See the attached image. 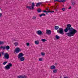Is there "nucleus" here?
<instances>
[{
    "label": "nucleus",
    "mask_w": 78,
    "mask_h": 78,
    "mask_svg": "<svg viewBox=\"0 0 78 78\" xmlns=\"http://www.w3.org/2000/svg\"><path fill=\"white\" fill-rule=\"evenodd\" d=\"M72 26L70 24H67V27L64 29V31L65 33H67L65 34L66 35H67V36L69 37L73 36L74 34H75V33H77V30L73 29V27H71Z\"/></svg>",
    "instance_id": "f257e3e1"
},
{
    "label": "nucleus",
    "mask_w": 78,
    "mask_h": 78,
    "mask_svg": "<svg viewBox=\"0 0 78 78\" xmlns=\"http://www.w3.org/2000/svg\"><path fill=\"white\" fill-rule=\"evenodd\" d=\"M35 6V4L34 2L32 3L31 6H27L26 7V8L28 9H30V10H34V6Z\"/></svg>",
    "instance_id": "f03ea898"
},
{
    "label": "nucleus",
    "mask_w": 78,
    "mask_h": 78,
    "mask_svg": "<svg viewBox=\"0 0 78 78\" xmlns=\"http://www.w3.org/2000/svg\"><path fill=\"white\" fill-rule=\"evenodd\" d=\"M58 33H59L63 35L64 34V29L62 28H60L59 30H57Z\"/></svg>",
    "instance_id": "7ed1b4c3"
},
{
    "label": "nucleus",
    "mask_w": 78,
    "mask_h": 78,
    "mask_svg": "<svg viewBox=\"0 0 78 78\" xmlns=\"http://www.w3.org/2000/svg\"><path fill=\"white\" fill-rule=\"evenodd\" d=\"M4 58H5L6 59H8L9 58V54L7 53H5L4 55Z\"/></svg>",
    "instance_id": "20e7f679"
},
{
    "label": "nucleus",
    "mask_w": 78,
    "mask_h": 78,
    "mask_svg": "<svg viewBox=\"0 0 78 78\" xmlns=\"http://www.w3.org/2000/svg\"><path fill=\"white\" fill-rule=\"evenodd\" d=\"M21 51V49L19 48H16L15 49V51L16 53H19Z\"/></svg>",
    "instance_id": "39448f33"
},
{
    "label": "nucleus",
    "mask_w": 78,
    "mask_h": 78,
    "mask_svg": "<svg viewBox=\"0 0 78 78\" xmlns=\"http://www.w3.org/2000/svg\"><path fill=\"white\" fill-rule=\"evenodd\" d=\"M51 30H46V34H48V35H50V34H51Z\"/></svg>",
    "instance_id": "423d86ee"
},
{
    "label": "nucleus",
    "mask_w": 78,
    "mask_h": 78,
    "mask_svg": "<svg viewBox=\"0 0 78 78\" xmlns=\"http://www.w3.org/2000/svg\"><path fill=\"white\" fill-rule=\"evenodd\" d=\"M54 2H62V3H64V2H66V0H61L59 1V0H54Z\"/></svg>",
    "instance_id": "0eeeda50"
},
{
    "label": "nucleus",
    "mask_w": 78,
    "mask_h": 78,
    "mask_svg": "<svg viewBox=\"0 0 78 78\" xmlns=\"http://www.w3.org/2000/svg\"><path fill=\"white\" fill-rule=\"evenodd\" d=\"M23 56H24V54H23L22 53H20L18 55V58H20L21 57H23Z\"/></svg>",
    "instance_id": "6e6552de"
},
{
    "label": "nucleus",
    "mask_w": 78,
    "mask_h": 78,
    "mask_svg": "<svg viewBox=\"0 0 78 78\" xmlns=\"http://www.w3.org/2000/svg\"><path fill=\"white\" fill-rule=\"evenodd\" d=\"M37 34H38V35H43L42 32L40 30L37 31Z\"/></svg>",
    "instance_id": "1a4fd4ad"
},
{
    "label": "nucleus",
    "mask_w": 78,
    "mask_h": 78,
    "mask_svg": "<svg viewBox=\"0 0 78 78\" xmlns=\"http://www.w3.org/2000/svg\"><path fill=\"white\" fill-rule=\"evenodd\" d=\"M42 2H39L37 4L36 6L37 7H38V6H41V5H42Z\"/></svg>",
    "instance_id": "9d476101"
},
{
    "label": "nucleus",
    "mask_w": 78,
    "mask_h": 78,
    "mask_svg": "<svg viewBox=\"0 0 78 78\" xmlns=\"http://www.w3.org/2000/svg\"><path fill=\"white\" fill-rule=\"evenodd\" d=\"M5 70H8L11 69V67H9L8 65H7L6 66H5Z\"/></svg>",
    "instance_id": "9b49d317"
},
{
    "label": "nucleus",
    "mask_w": 78,
    "mask_h": 78,
    "mask_svg": "<svg viewBox=\"0 0 78 78\" xmlns=\"http://www.w3.org/2000/svg\"><path fill=\"white\" fill-rule=\"evenodd\" d=\"M55 68H56V67L54 65H52L50 67V69L52 70H53V69H55Z\"/></svg>",
    "instance_id": "f8f14e48"
},
{
    "label": "nucleus",
    "mask_w": 78,
    "mask_h": 78,
    "mask_svg": "<svg viewBox=\"0 0 78 78\" xmlns=\"http://www.w3.org/2000/svg\"><path fill=\"white\" fill-rule=\"evenodd\" d=\"M18 78H27V77L23 76H18Z\"/></svg>",
    "instance_id": "ddd939ff"
},
{
    "label": "nucleus",
    "mask_w": 78,
    "mask_h": 78,
    "mask_svg": "<svg viewBox=\"0 0 78 78\" xmlns=\"http://www.w3.org/2000/svg\"><path fill=\"white\" fill-rule=\"evenodd\" d=\"M71 5H73V6H74V5H75V1H74L73 0L72 1V3Z\"/></svg>",
    "instance_id": "4468645a"
},
{
    "label": "nucleus",
    "mask_w": 78,
    "mask_h": 78,
    "mask_svg": "<svg viewBox=\"0 0 78 78\" xmlns=\"http://www.w3.org/2000/svg\"><path fill=\"white\" fill-rule=\"evenodd\" d=\"M57 71H58V69H55L54 70H53V73H57Z\"/></svg>",
    "instance_id": "2eb2a0df"
},
{
    "label": "nucleus",
    "mask_w": 78,
    "mask_h": 78,
    "mask_svg": "<svg viewBox=\"0 0 78 78\" xmlns=\"http://www.w3.org/2000/svg\"><path fill=\"white\" fill-rule=\"evenodd\" d=\"M35 44L36 45H38L39 44V42L38 41H35Z\"/></svg>",
    "instance_id": "dca6fc26"
},
{
    "label": "nucleus",
    "mask_w": 78,
    "mask_h": 78,
    "mask_svg": "<svg viewBox=\"0 0 78 78\" xmlns=\"http://www.w3.org/2000/svg\"><path fill=\"white\" fill-rule=\"evenodd\" d=\"M45 16V14H44V13H42L41 15H39V16L40 17H41L42 16Z\"/></svg>",
    "instance_id": "f3484780"
},
{
    "label": "nucleus",
    "mask_w": 78,
    "mask_h": 78,
    "mask_svg": "<svg viewBox=\"0 0 78 78\" xmlns=\"http://www.w3.org/2000/svg\"><path fill=\"white\" fill-rule=\"evenodd\" d=\"M25 60V58L24 57H21L20 58V60L21 61H24Z\"/></svg>",
    "instance_id": "a211bd4d"
},
{
    "label": "nucleus",
    "mask_w": 78,
    "mask_h": 78,
    "mask_svg": "<svg viewBox=\"0 0 78 78\" xmlns=\"http://www.w3.org/2000/svg\"><path fill=\"white\" fill-rule=\"evenodd\" d=\"M7 65H8L9 67H12V64H11V63H9V64Z\"/></svg>",
    "instance_id": "6ab92c4d"
},
{
    "label": "nucleus",
    "mask_w": 78,
    "mask_h": 78,
    "mask_svg": "<svg viewBox=\"0 0 78 78\" xmlns=\"http://www.w3.org/2000/svg\"><path fill=\"white\" fill-rule=\"evenodd\" d=\"M5 48H6V49H7V50H9V48H10V47L8 45H7L6 46H5Z\"/></svg>",
    "instance_id": "aec40b11"
},
{
    "label": "nucleus",
    "mask_w": 78,
    "mask_h": 78,
    "mask_svg": "<svg viewBox=\"0 0 78 78\" xmlns=\"http://www.w3.org/2000/svg\"><path fill=\"white\" fill-rule=\"evenodd\" d=\"M55 30H58V29H59V27L58 26H56L55 27Z\"/></svg>",
    "instance_id": "412c9836"
},
{
    "label": "nucleus",
    "mask_w": 78,
    "mask_h": 78,
    "mask_svg": "<svg viewBox=\"0 0 78 78\" xmlns=\"http://www.w3.org/2000/svg\"><path fill=\"white\" fill-rule=\"evenodd\" d=\"M38 12H41V9H38L37 10Z\"/></svg>",
    "instance_id": "4be33fe9"
},
{
    "label": "nucleus",
    "mask_w": 78,
    "mask_h": 78,
    "mask_svg": "<svg viewBox=\"0 0 78 78\" xmlns=\"http://www.w3.org/2000/svg\"><path fill=\"white\" fill-rule=\"evenodd\" d=\"M55 38L57 39H59L60 37H59V36L58 35H56L55 36Z\"/></svg>",
    "instance_id": "5701e85b"
},
{
    "label": "nucleus",
    "mask_w": 78,
    "mask_h": 78,
    "mask_svg": "<svg viewBox=\"0 0 78 78\" xmlns=\"http://www.w3.org/2000/svg\"><path fill=\"white\" fill-rule=\"evenodd\" d=\"M4 43H5L4 41H0V45H3L4 44Z\"/></svg>",
    "instance_id": "b1692460"
},
{
    "label": "nucleus",
    "mask_w": 78,
    "mask_h": 78,
    "mask_svg": "<svg viewBox=\"0 0 78 78\" xmlns=\"http://www.w3.org/2000/svg\"><path fill=\"white\" fill-rule=\"evenodd\" d=\"M14 44L15 46H17V45H18V43H17V42H15L14 43Z\"/></svg>",
    "instance_id": "393cba45"
},
{
    "label": "nucleus",
    "mask_w": 78,
    "mask_h": 78,
    "mask_svg": "<svg viewBox=\"0 0 78 78\" xmlns=\"http://www.w3.org/2000/svg\"><path fill=\"white\" fill-rule=\"evenodd\" d=\"M41 41H42V42H45V41H47V40L45 39H42Z\"/></svg>",
    "instance_id": "a878e982"
},
{
    "label": "nucleus",
    "mask_w": 78,
    "mask_h": 78,
    "mask_svg": "<svg viewBox=\"0 0 78 78\" xmlns=\"http://www.w3.org/2000/svg\"><path fill=\"white\" fill-rule=\"evenodd\" d=\"M7 62H3V65H5V64H6V63H7Z\"/></svg>",
    "instance_id": "bb28decb"
},
{
    "label": "nucleus",
    "mask_w": 78,
    "mask_h": 78,
    "mask_svg": "<svg viewBox=\"0 0 78 78\" xmlns=\"http://www.w3.org/2000/svg\"><path fill=\"white\" fill-rule=\"evenodd\" d=\"M41 55L42 56H45V53H43V52H41Z\"/></svg>",
    "instance_id": "cd10ccee"
},
{
    "label": "nucleus",
    "mask_w": 78,
    "mask_h": 78,
    "mask_svg": "<svg viewBox=\"0 0 78 78\" xmlns=\"http://www.w3.org/2000/svg\"><path fill=\"white\" fill-rule=\"evenodd\" d=\"M36 19V16H34L33 17V19Z\"/></svg>",
    "instance_id": "c85d7f7f"
},
{
    "label": "nucleus",
    "mask_w": 78,
    "mask_h": 78,
    "mask_svg": "<svg viewBox=\"0 0 78 78\" xmlns=\"http://www.w3.org/2000/svg\"><path fill=\"white\" fill-rule=\"evenodd\" d=\"M42 58H39V61H42Z\"/></svg>",
    "instance_id": "c756f323"
},
{
    "label": "nucleus",
    "mask_w": 78,
    "mask_h": 78,
    "mask_svg": "<svg viewBox=\"0 0 78 78\" xmlns=\"http://www.w3.org/2000/svg\"><path fill=\"white\" fill-rule=\"evenodd\" d=\"M62 10L63 11H66V9H65L64 8H62Z\"/></svg>",
    "instance_id": "7c9ffc66"
},
{
    "label": "nucleus",
    "mask_w": 78,
    "mask_h": 78,
    "mask_svg": "<svg viewBox=\"0 0 78 78\" xmlns=\"http://www.w3.org/2000/svg\"><path fill=\"white\" fill-rule=\"evenodd\" d=\"M48 12H54V11H48Z\"/></svg>",
    "instance_id": "2f4dec72"
},
{
    "label": "nucleus",
    "mask_w": 78,
    "mask_h": 78,
    "mask_svg": "<svg viewBox=\"0 0 78 78\" xmlns=\"http://www.w3.org/2000/svg\"><path fill=\"white\" fill-rule=\"evenodd\" d=\"M58 8V6H55V7H54V9H55V8Z\"/></svg>",
    "instance_id": "473e14b6"
},
{
    "label": "nucleus",
    "mask_w": 78,
    "mask_h": 78,
    "mask_svg": "<svg viewBox=\"0 0 78 78\" xmlns=\"http://www.w3.org/2000/svg\"><path fill=\"white\" fill-rule=\"evenodd\" d=\"M46 10L47 11H50V9H49L48 8H47L46 9Z\"/></svg>",
    "instance_id": "72a5a7b5"
},
{
    "label": "nucleus",
    "mask_w": 78,
    "mask_h": 78,
    "mask_svg": "<svg viewBox=\"0 0 78 78\" xmlns=\"http://www.w3.org/2000/svg\"><path fill=\"white\" fill-rule=\"evenodd\" d=\"M27 46H29V45H30V43H27Z\"/></svg>",
    "instance_id": "f704fd0d"
},
{
    "label": "nucleus",
    "mask_w": 78,
    "mask_h": 78,
    "mask_svg": "<svg viewBox=\"0 0 78 78\" xmlns=\"http://www.w3.org/2000/svg\"><path fill=\"white\" fill-rule=\"evenodd\" d=\"M48 11H46V10H44L43 11V12H48Z\"/></svg>",
    "instance_id": "c9c22d12"
},
{
    "label": "nucleus",
    "mask_w": 78,
    "mask_h": 78,
    "mask_svg": "<svg viewBox=\"0 0 78 78\" xmlns=\"http://www.w3.org/2000/svg\"><path fill=\"white\" fill-rule=\"evenodd\" d=\"M5 48H6V46H5V47H3L2 48L3 49V50H5Z\"/></svg>",
    "instance_id": "e433bc0d"
},
{
    "label": "nucleus",
    "mask_w": 78,
    "mask_h": 78,
    "mask_svg": "<svg viewBox=\"0 0 78 78\" xmlns=\"http://www.w3.org/2000/svg\"><path fill=\"white\" fill-rule=\"evenodd\" d=\"M2 16V13H0V17Z\"/></svg>",
    "instance_id": "4c0bfd02"
},
{
    "label": "nucleus",
    "mask_w": 78,
    "mask_h": 78,
    "mask_svg": "<svg viewBox=\"0 0 78 78\" xmlns=\"http://www.w3.org/2000/svg\"><path fill=\"white\" fill-rule=\"evenodd\" d=\"M1 53H2V55H4V52H1Z\"/></svg>",
    "instance_id": "58836bf2"
},
{
    "label": "nucleus",
    "mask_w": 78,
    "mask_h": 78,
    "mask_svg": "<svg viewBox=\"0 0 78 78\" xmlns=\"http://www.w3.org/2000/svg\"><path fill=\"white\" fill-rule=\"evenodd\" d=\"M55 5H57V6H59V5H58V3H56L55 4Z\"/></svg>",
    "instance_id": "ea45409f"
},
{
    "label": "nucleus",
    "mask_w": 78,
    "mask_h": 78,
    "mask_svg": "<svg viewBox=\"0 0 78 78\" xmlns=\"http://www.w3.org/2000/svg\"><path fill=\"white\" fill-rule=\"evenodd\" d=\"M3 48V46H1V47H0V48L2 49Z\"/></svg>",
    "instance_id": "a19ab883"
},
{
    "label": "nucleus",
    "mask_w": 78,
    "mask_h": 78,
    "mask_svg": "<svg viewBox=\"0 0 78 78\" xmlns=\"http://www.w3.org/2000/svg\"><path fill=\"white\" fill-rule=\"evenodd\" d=\"M2 56V55L1 54V53H0V57H1Z\"/></svg>",
    "instance_id": "79ce46f5"
},
{
    "label": "nucleus",
    "mask_w": 78,
    "mask_h": 78,
    "mask_svg": "<svg viewBox=\"0 0 78 78\" xmlns=\"http://www.w3.org/2000/svg\"><path fill=\"white\" fill-rule=\"evenodd\" d=\"M68 9H71V6H70V7H69V8H68Z\"/></svg>",
    "instance_id": "37998d69"
},
{
    "label": "nucleus",
    "mask_w": 78,
    "mask_h": 78,
    "mask_svg": "<svg viewBox=\"0 0 78 78\" xmlns=\"http://www.w3.org/2000/svg\"><path fill=\"white\" fill-rule=\"evenodd\" d=\"M46 14H48V13H46Z\"/></svg>",
    "instance_id": "c03bdc74"
},
{
    "label": "nucleus",
    "mask_w": 78,
    "mask_h": 78,
    "mask_svg": "<svg viewBox=\"0 0 78 78\" xmlns=\"http://www.w3.org/2000/svg\"><path fill=\"white\" fill-rule=\"evenodd\" d=\"M1 9V8H0V10Z\"/></svg>",
    "instance_id": "a18cd8bd"
},
{
    "label": "nucleus",
    "mask_w": 78,
    "mask_h": 78,
    "mask_svg": "<svg viewBox=\"0 0 78 78\" xmlns=\"http://www.w3.org/2000/svg\"><path fill=\"white\" fill-rule=\"evenodd\" d=\"M60 78H61V77H60Z\"/></svg>",
    "instance_id": "49530a36"
},
{
    "label": "nucleus",
    "mask_w": 78,
    "mask_h": 78,
    "mask_svg": "<svg viewBox=\"0 0 78 78\" xmlns=\"http://www.w3.org/2000/svg\"><path fill=\"white\" fill-rule=\"evenodd\" d=\"M55 9L56 10V9Z\"/></svg>",
    "instance_id": "de8ad7c7"
}]
</instances>
